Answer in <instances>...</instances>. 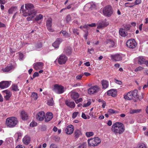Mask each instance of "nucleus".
Returning a JSON list of instances; mask_svg holds the SVG:
<instances>
[{
  "instance_id": "nucleus-22",
  "label": "nucleus",
  "mask_w": 148,
  "mask_h": 148,
  "mask_svg": "<svg viewBox=\"0 0 148 148\" xmlns=\"http://www.w3.org/2000/svg\"><path fill=\"white\" fill-rule=\"evenodd\" d=\"M3 92L6 94V95L4 96V98L7 100L9 99L12 95L11 92L7 90L3 91Z\"/></svg>"
},
{
  "instance_id": "nucleus-4",
  "label": "nucleus",
  "mask_w": 148,
  "mask_h": 148,
  "mask_svg": "<svg viewBox=\"0 0 148 148\" xmlns=\"http://www.w3.org/2000/svg\"><path fill=\"white\" fill-rule=\"evenodd\" d=\"M113 12L112 8L110 5L106 6L103 9V14L108 17L111 16L113 14Z\"/></svg>"
},
{
  "instance_id": "nucleus-57",
  "label": "nucleus",
  "mask_w": 148,
  "mask_h": 148,
  "mask_svg": "<svg viewBox=\"0 0 148 148\" xmlns=\"http://www.w3.org/2000/svg\"><path fill=\"white\" fill-rule=\"evenodd\" d=\"M39 75V73L37 72H35L33 75V77L34 78L35 77L38 76Z\"/></svg>"
},
{
  "instance_id": "nucleus-52",
  "label": "nucleus",
  "mask_w": 148,
  "mask_h": 148,
  "mask_svg": "<svg viewBox=\"0 0 148 148\" xmlns=\"http://www.w3.org/2000/svg\"><path fill=\"white\" fill-rule=\"evenodd\" d=\"M37 124L36 123L34 122H32L30 123V125L31 127H33L36 126L37 125Z\"/></svg>"
},
{
  "instance_id": "nucleus-9",
  "label": "nucleus",
  "mask_w": 148,
  "mask_h": 148,
  "mask_svg": "<svg viewBox=\"0 0 148 148\" xmlns=\"http://www.w3.org/2000/svg\"><path fill=\"white\" fill-rule=\"evenodd\" d=\"M111 58L112 60L115 62L121 61L122 59V57L121 55L118 53L111 55Z\"/></svg>"
},
{
  "instance_id": "nucleus-37",
  "label": "nucleus",
  "mask_w": 148,
  "mask_h": 148,
  "mask_svg": "<svg viewBox=\"0 0 148 148\" xmlns=\"http://www.w3.org/2000/svg\"><path fill=\"white\" fill-rule=\"evenodd\" d=\"M60 33H62L63 36L65 37H68L70 36L69 34L65 31H62Z\"/></svg>"
},
{
  "instance_id": "nucleus-43",
  "label": "nucleus",
  "mask_w": 148,
  "mask_h": 148,
  "mask_svg": "<svg viewBox=\"0 0 148 148\" xmlns=\"http://www.w3.org/2000/svg\"><path fill=\"white\" fill-rule=\"evenodd\" d=\"M71 20V17L70 15H68L66 16V21L67 23L69 22Z\"/></svg>"
},
{
  "instance_id": "nucleus-3",
  "label": "nucleus",
  "mask_w": 148,
  "mask_h": 148,
  "mask_svg": "<svg viewBox=\"0 0 148 148\" xmlns=\"http://www.w3.org/2000/svg\"><path fill=\"white\" fill-rule=\"evenodd\" d=\"M18 123L17 118L15 117L8 118L6 120L5 124L8 127H14Z\"/></svg>"
},
{
  "instance_id": "nucleus-34",
  "label": "nucleus",
  "mask_w": 148,
  "mask_h": 148,
  "mask_svg": "<svg viewBox=\"0 0 148 148\" xmlns=\"http://www.w3.org/2000/svg\"><path fill=\"white\" fill-rule=\"evenodd\" d=\"M141 109H131L130 111V113L131 114H133L135 113H138L140 112Z\"/></svg>"
},
{
  "instance_id": "nucleus-33",
  "label": "nucleus",
  "mask_w": 148,
  "mask_h": 148,
  "mask_svg": "<svg viewBox=\"0 0 148 148\" xmlns=\"http://www.w3.org/2000/svg\"><path fill=\"white\" fill-rule=\"evenodd\" d=\"M138 61L139 64H144L145 62V59L143 56H140L138 58Z\"/></svg>"
},
{
  "instance_id": "nucleus-63",
  "label": "nucleus",
  "mask_w": 148,
  "mask_h": 148,
  "mask_svg": "<svg viewBox=\"0 0 148 148\" xmlns=\"http://www.w3.org/2000/svg\"><path fill=\"white\" fill-rule=\"evenodd\" d=\"M107 124L109 126H111L112 125V121L111 120H109L107 123Z\"/></svg>"
},
{
  "instance_id": "nucleus-13",
  "label": "nucleus",
  "mask_w": 148,
  "mask_h": 148,
  "mask_svg": "<svg viewBox=\"0 0 148 148\" xmlns=\"http://www.w3.org/2000/svg\"><path fill=\"white\" fill-rule=\"evenodd\" d=\"M74 129L73 126L71 125H70L67 126L65 131L66 134H71L73 133Z\"/></svg>"
},
{
  "instance_id": "nucleus-2",
  "label": "nucleus",
  "mask_w": 148,
  "mask_h": 148,
  "mask_svg": "<svg viewBox=\"0 0 148 148\" xmlns=\"http://www.w3.org/2000/svg\"><path fill=\"white\" fill-rule=\"evenodd\" d=\"M112 130L116 135L120 134L125 131V127L123 123L116 122L112 125Z\"/></svg>"
},
{
  "instance_id": "nucleus-47",
  "label": "nucleus",
  "mask_w": 148,
  "mask_h": 148,
  "mask_svg": "<svg viewBox=\"0 0 148 148\" xmlns=\"http://www.w3.org/2000/svg\"><path fill=\"white\" fill-rule=\"evenodd\" d=\"M91 103V102L89 101L87 103H85L83 105V107H87L90 106Z\"/></svg>"
},
{
  "instance_id": "nucleus-25",
  "label": "nucleus",
  "mask_w": 148,
  "mask_h": 148,
  "mask_svg": "<svg viewBox=\"0 0 148 148\" xmlns=\"http://www.w3.org/2000/svg\"><path fill=\"white\" fill-rule=\"evenodd\" d=\"M107 94L109 96L115 97L116 94V91L114 89H111L107 91Z\"/></svg>"
},
{
  "instance_id": "nucleus-48",
  "label": "nucleus",
  "mask_w": 148,
  "mask_h": 148,
  "mask_svg": "<svg viewBox=\"0 0 148 148\" xmlns=\"http://www.w3.org/2000/svg\"><path fill=\"white\" fill-rule=\"evenodd\" d=\"M130 25H126L124 26L125 29L126 30H128L130 29Z\"/></svg>"
},
{
  "instance_id": "nucleus-26",
  "label": "nucleus",
  "mask_w": 148,
  "mask_h": 148,
  "mask_svg": "<svg viewBox=\"0 0 148 148\" xmlns=\"http://www.w3.org/2000/svg\"><path fill=\"white\" fill-rule=\"evenodd\" d=\"M124 98L125 99L129 100H131L132 99H134L133 98V97L132 94V92H129L127 95H125L124 97Z\"/></svg>"
},
{
  "instance_id": "nucleus-58",
  "label": "nucleus",
  "mask_w": 148,
  "mask_h": 148,
  "mask_svg": "<svg viewBox=\"0 0 148 148\" xmlns=\"http://www.w3.org/2000/svg\"><path fill=\"white\" fill-rule=\"evenodd\" d=\"M82 76V75H79L76 76V78L77 79H80Z\"/></svg>"
},
{
  "instance_id": "nucleus-60",
  "label": "nucleus",
  "mask_w": 148,
  "mask_h": 148,
  "mask_svg": "<svg viewBox=\"0 0 148 148\" xmlns=\"http://www.w3.org/2000/svg\"><path fill=\"white\" fill-rule=\"evenodd\" d=\"M16 148H25V147L22 145H18L16 147Z\"/></svg>"
},
{
  "instance_id": "nucleus-45",
  "label": "nucleus",
  "mask_w": 148,
  "mask_h": 148,
  "mask_svg": "<svg viewBox=\"0 0 148 148\" xmlns=\"http://www.w3.org/2000/svg\"><path fill=\"white\" fill-rule=\"evenodd\" d=\"M79 114V112H75L73 113L72 115V118L75 119L76 117Z\"/></svg>"
},
{
  "instance_id": "nucleus-41",
  "label": "nucleus",
  "mask_w": 148,
  "mask_h": 148,
  "mask_svg": "<svg viewBox=\"0 0 148 148\" xmlns=\"http://www.w3.org/2000/svg\"><path fill=\"white\" fill-rule=\"evenodd\" d=\"M94 134V133L92 132H87L86 133V136L87 137H89L91 136H93Z\"/></svg>"
},
{
  "instance_id": "nucleus-35",
  "label": "nucleus",
  "mask_w": 148,
  "mask_h": 148,
  "mask_svg": "<svg viewBox=\"0 0 148 148\" xmlns=\"http://www.w3.org/2000/svg\"><path fill=\"white\" fill-rule=\"evenodd\" d=\"M12 89L13 90L16 91H18L19 90L17 85L16 84H13L12 86Z\"/></svg>"
},
{
  "instance_id": "nucleus-10",
  "label": "nucleus",
  "mask_w": 148,
  "mask_h": 148,
  "mask_svg": "<svg viewBox=\"0 0 148 148\" xmlns=\"http://www.w3.org/2000/svg\"><path fill=\"white\" fill-rule=\"evenodd\" d=\"M67 60V58L64 55H60L58 59V62L59 64H64Z\"/></svg>"
},
{
  "instance_id": "nucleus-50",
  "label": "nucleus",
  "mask_w": 148,
  "mask_h": 148,
  "mask_svg": "<svg viewBox=\"0 0 148 148\" xmlns=\"http://www.w3.org/2000/svg\"><path fill=\"white\" fill-rule=\"evenodd\" d=\"M114 79L115 81L114 82L116 84H119L120 85H121L122 84V83L121 81L115 79Z\"/></svg>"
},
{
  "instance_id": "nucleus-15",
  "label": "nucleus",
  "mask_w": 148,
  "mask_h": 148,
  "mask_svg": "<svg viewBox=\"0 0 148 148\" xmlns=\"http://www.w3.org/2000/svg\"><path fill=\"white\" fill-rule=\"evenodd\" d=\"M99 88L97 86H95L90 88L88 90V93L89 94H93L98 91Z\"/></svg>"
},
{
  "instance_id": "nucleus-18",
  "label": "nucleus",
  "mask_w": 148,
  "mask_h": 148,
  "mask_svg": "<svg viewBox=\"0 0 148 148\" xmlns=\"http://www.w3.org/2000/svg\"><path fill=\"white\" fill-rule=\"evenodd\" d=\"M53 114L51 112H47L45 116V121L47 122L50 121L53 118Z\"/></svg>"
},
{
  "instance_id": "nucleus-30",
  "label": "nucleus",
  "mask_w": 148,
  "mask_h": 148,
  "mask_svg": "<svg viewBox=\"0 0 148 148\" xmlns=\"http://www.w3.org/2000/svg\"><path fill=\"white\" fill-rule=\"evenodd\" d=\"M138 91L137 90H133L132 92V95L133 98H135L134 99V101L136 102L137 100V98L138 97Z\"/></svg>"
},
{
  "instance_id": "nucleus-21",
  "label": "nucleus",
  "mask_w": 148,
  "mask_h": 148,
  "mask_svg": "<svg viewBox=\"0 0 148 148\" xmlns=\"http://www.w3.org/2000/svg\"><path fill=\"white\" fill-rule=\"evenodd\" d=\"M101 83L102 85V88L106 89L109 86L108 82L106 79H103L101 81Z\"/></svg>"
},
{
  "instance_id": "nucleus-46",
  "label": "nucleus",
  "mask_w": 148,
  "mask_h": 148,
  "mask_svg": "<svg viewBox=\"0 0 148 148\" xmlns=\"http://www.w3.org/2000/svg\"><path fill=\"white\" fill-rule=\"evenodd\" d=\"M73 30L74 33L76 34L77 35H79V32H78V29H77L73 28Z\"/></svg>"
},
{
  "instance_id": "nucleus-40",
  "label": "nucleus",
  "mask_w": 148,
  "mask_h": 148,
  "mask_svg": "<svg viewBox=\"0 0 148 148\" xmlns=\"http://www.w3.org/2000/svg\"><path fill=\"white\" fill-rule=\"evenodd\" d=\"M32 97L34 100H36L38 97V94L36 93L33 92L32 93Z\"/></svg>"
},
{
  "instance_id": "nucleus-44",
  "label": "nucleus",
  "mask_w": 148,
  "mask_h": 148,
  "mask_svg": "<svg viewBox=\"0 0 148 148\" xmlns=\"http://www.w3.org/2000/svg\"><path fill=\"white\" fill-rule=\"evenodd\" d=\"M117 111H115L114 110L110 109L108 110V112L111 114H112L115 113H117Z\"/></svg>"
},
{
  "instance_id": "nucleus-19",
  "label": "nucleus",
  "mask_w": 148,
  "mask_h": 148,
  "mask_svg": "<svg viewBox=\"0 0 148 148\" xmlns=\"http://www.w3.org/2000/svg\"><path fill=\"white\" fill-rule=\"evenodd\" d=\"M62 39L61 38H57L56 40L52 44V46L55 48H58L59 45L62 42Z\"/></svg>"
},
{
  "instance_id": "nucleus-56",
  "label": "nucleus",
  "mask_w": 148,
  "mask_h": 148,
  "mask_svg": "<svg viewBox=\"0 0 148 148\" xmlns=\"http://www.w3.org/2000/svg\"><path fill=\"white\" fill-rule=\"evenodd\" d=\"M143 93H142L141 96H138V98H137V100L138 99H142L143 98Z\"/></svg>"
},
{
  "instance_id": "nucleus-38",
  "label": "nucleus",
  "mask_w": 148,
  "mask_h": 148,
  "mask_svg": "<svg viewBox=\"0 0 148 148\" xmlns=\"http://www.w3.org/2000/svg\"><path fill=\"white\" fill-rule=\"evenodd\" d=\"M43 18V15L41 14H39L36 16L35 20L36 21H38Z\"/></svg>"
},
{
  "instance_id": "nucleus-32",
  "label": "nucleus",
  "mask_w": 148,
  "mask_h": 148,
  "mask_svg": "<svg viewBox=\"0 0 148 148\" xmlns=\"http://www.w3.org/2000/svg\"><path fill=\"white\" fill-rule=\"evenodd\" d=\"M71 49L70 47H66L64 49V51L67 55H69L71 54Z\"/></svg>"
},
{
  "instance_id": "nucleus-42",
  "label": "nucleus",
  "mask_w": 148,
  "mask_h": 148,
  "mask_svg": "<svg viewBox=\"0 0 148 148\" xmlns=\"http://www.w3.org/2000/svg\"><path fill=\"white\" fill-rule=\"evenodd\" d=\"M35 15L30 14V16H28L27 18V21H29L32 20V18Z\"/></svg>"
},
{
  "instance_id": "nucleus-31",
  "label": "nucleus",
  "mask_w": 148,
  "mask_h": 148,
  "mask_svg": "<svg viewBox=\"0 0 148 148\" xmlns=\"http://www.w3.org/2000/svg\"><path fill=\"white\" fill-rule=\"evenodd\" d=\"M120 35L122 37H125L128 35L127 32H125V30L123 28H121L119 30Z\"/></svg>"
},
{
  "instance_id": "nucleus-36",
  "label": "nucleus",
  "mask_w": 148,
  "mask_h": 148,
  "mask_svg": "<svg viewBox=\"0 0 148 148\" xmlns=\"http://www.w3.org/2000/svg\"><path fill=\"white\" fill-rule=\"evenodd\" d=\"M47 104L49 106H53L54 104L53 98H51L47 102Z\"/></svg>"
},
{
  "instance_id": "nucleus-20",
  "label": "nucleus",
  "mask_w": 148,
  "mask_h": 148,
  "mask_svg": "<svg viewBox=\"0 0 148 148\" xmlns=\"http://www.w3.org/2000/svg\"><path fill=\"white\" fill-rule=\"evenodd\" d=\"M70 94H71V98L75 101L78 98L79 96V95L77 92L72 91L70 93Z\"/></svg>"
},
{
  "instance_id": "nucleus-1",
  "label": "nucleus",
  "mask_w": 148,
  "mask_h": 148,
  "mask_svg": "<svg viewBox=\"0 0 148 148\" xmlns=\"http://www.w3.org/2000/svg\"><path fill=\"white\" fill-rule=\"evenodd\" d=\"M25 9H24V5L21 7L20 11H22L23 13V15L24 16H26L30 14L36 15L37 13V11L34 9V7L33 5L30 3H28L25 4Z\"/></svg>"
},
{
  "instance_id": "nucleus-39",
  "label": "nucleus",
  "mask_w": 148,
  "mask_h": 148,
  "mask_svg": "<svg viewBox=\"0 0 148 148\" xmlns=\"http://www.w3.org/2000/svg\"><path fill=\"white\" fill-rule=\"evenodd\" d=\"M86 143L84 142L82 144H81L78 147V148H86Z\"/></svg>"
},
{
  "instance_id": "nucleus-51",
  "label": "nucleus",
  "mask_w": 148,
  "mask_h": 148,
  "mask_svg": "<svg viewBox=\"0 0 148 148\" xmlns=\"http://www.w3.org/2000/svg\"><path fill=\"white\" fill-rule=\"evenodd\" d=\"M143 69V68L141 66H139L138 68H136L135 70V71L136 72H137L140 71L142 70Z\"/></svg>"
},
{
  "instance_id": "nucleus-24",
  "label": "nucleus",
  "mask_w": 148,
  "mask_h": 148,
  "mask_svg": "<svg viewBox=\"0 0 148 148\" xmlns=\"http://www.w3.org/2000/svg\"><path fill=\"white\" fill-rule=\"evenodd\" d=\"M30 141V138L29 137L27 136H25L23 139V143L26 145L29 144Z\"/></svg>"
},
{
  "instance_id": "nucleus-49",
  "label": "nucleus",
  "mask_w": 148,
  "mask_h": 148,
  "mask_svg": "<svg viewBox=\"0 0 148 148\" xmlns=\"http://www.w3.org/2000/svg\"><path fill=\"white\" fill-rule=\"evenodd\" d=\"M94 49L93 48H92L90 49H88V51L89 52L90 54H94Z\"/></svg>"
},
{
  "instance_id": "nucleus-17",
  "label": "nucleus",
  "mask_w": 148,
  "mask_h": 148,
  "mask_svg": "<svg viewBox=\"0 0 148 148\" xmlns=\"http://www.w3.org/2000/svg\"><path fill=\"white\" fill-rule=\"evenodd\" d=\"M106 43L110 48L116 47L115 42L112 40H107L106 41Z\"/></svg>"
},
{
  "instance_id": "nucleus-14",
  "label": "nucleus",
  "mask_w": 148,
  "mask_h": 148,
  "mask_svg": "<svg viewBox=\"0 0 148 148\" xmlns=\"http://www.w3.org/2000/svg\"><path fill=\"white\" fill-rule=\"evenodd\" d=\"M43 63L42 62H37L33 64L34 68L36 70H38V69H42L43 66Z\"/></svg>"
},
{
  "instance_id": "nucleus-55",
  "label": "nucleus",
  "mask_w": 148,
  "mask_h": 148,
  "mask_svg": "<svg viewBox=\"0 0 148 148\" xmlns=\"http://www.w3.org/2000/svg\"><path fill=\"white\" fill-rule=\"evenodd\" d=\"M141 0H136L135 2V4L136 5L139 4L141 3Z\"/></svg>"
},
{
  "instance_id": "nucleus-6",
  "label": "nucleus",
  "mask_w": 148,
  "mask_h": 148,
  "mask_svg": "<svg viewBox=\"0 0 148 148\" xmlns=\"http://www.w3.org/2000/svg\"><path fill=\"white\" fill-rule=\"evenodd\" d=\"M109 24L106 19L99 21L97 23V28L101 29L106 27Z\"/></svg>"
},
{
  "instance_id": "nucleus-61",
  "label": "nucleus",
  "mask_w": 148,
  "mask_h": 148,
  "mask_svg": "<svg viewBox=\"0 0 148 148\" xmlns=\"http://www.w3.org/2000/svg\"><path fill=\"white\" fill-rule=\"evenodd\" d=\"M19 56L21 60H22L23 58V54L21 53H20L19 54Z\"/></svg>"
},
{
  "instance_id": "nucleus-54",
  "label": "nucleus",
  "mask_w": 148,
  "mask_h": 148,
  "mask_svg": "<svg viewBox=\"0 0 148 148\" xmlns=\"http://www.w3.org/2000/svg\"><path fill=\"white\" fill-rule=\"evenodd\" d=\"M82 101V98H80L79 99L75 100V102L76 103H78Z\"/></svg>"
},
{
  "instance_id": "nucleus-64",
  "label": "nucleus",
  "mask_w": 148,
  "mask_h": 148,
  "mask_svg": "<svg viewBox=\"0 0 148 148\" xmlns=\"http://www.w3.org/2000/svg\"><path fill=\"white\" fill-rule=\"evenodd\" d=\"M89 27H93L96 26V24L95 23H92L88 25Z\"/></svg>"
},
{
  "instance_id": "nucleus-8",
  "label": "nucleus",
  "mask_w": 148,
  "mask_h": 148,
  "mask_svg": "<svg viewBox=\"0 0 148 148\" xmlns=\"http://www.w3.org/2000/svg\"><path fill=\"white\" fill-rule=\"evenodd\" d=\"M54 90L59 94L62 93L64 91V87L57 84L54 85Z\"/></svg>"
},
{
  "instance_id": "nucleus-28",
  "label": "nucleus",
  "mask_w": 148,
  "mask_h": 148,
  "mask_svg": "<svg viewBox=\"0 0 148 148\" xmlns=\"http://www.w3.org/2000/svg\"><path fill=\"white\" fill-rule=\"evenodd\" d=\"M74 137L76 138H78L82 135L81 131L78 129L75 130L74 132Z\"/></svg>"
},
{
  "instance_id": "nucleus-62",
  "label": "nucleus",
  "mask_w": 148,
  "mask_h": 148,
  "mask_svg": "<svg viewBox=\"0 0 148 148\" xmlns=\"http://www.w3.org/2000/svg\"><path fill=\"white\" fill-rule=\"evenodd\" d=\"M140 148H146L145 145L144 144H142L139 146Z\"/></svg>"
},
{
  "instance_id": "nucleus-5",
  "label": "nucleus",
  "mask_w": 148,
  "mask_h": 148,
  "mask_svg": "<svg viewBox=\"0 0 148 148\" xmlns=\"http://www.w3.org/2000/svg\"><path fill=\"white\" fill-rule=\"evenodd\" d=\"M101 142L100 139L98 137H95L88 140V145L90 146H95L97 145Z\"/></svg>"
},
{
  "instance_id": "nucleus-11",
  "label": "nucleus",
  "mask_w": 148,
  "mask_h": 148,
  "mask_svg": "<svg viewBox=\"0 0 148 148\" xmlns=\"http://www.w3.org/2000/svg\"><path fill=\"white\" fill-rule=\"evenodd\" d=\"M10 81H3L0 82V88L4 89L8 87L10 84Z\"/></svg>"
},
{
  "instance_id": "nucleus-23",
  "label": "nucleus",
  "mask_w": 148,
  "mask_h": 148,
  "mask_svg": "<svg viewBox=\"0 0 148 148\" xmlns=\"http://www.w3.org/2000/svg\"><path fill=\"white\" fill-rule=\"evenodd\" d=\"M14 67L13 65H8L5 68L2 69V70L4 72H8L10 71Z\"/></svg>"
},
{
  "instance_id": "nucleus-29",
  "label": "nucleus",
  "mask_w": 148,
  "mask_h": 148,
  "mask_svg": "<svg viewBox=\"0 0 148 148\" xmlns=\"http://www.w3.org/2000/svg\"><path fill=\"white\" fill-rule=\"evenodd\" d=\"M21 115L23 120H26L28 119V115L27 113L24 111H22L21 113Z\"/></svg>"
},
{
  "instance_id": "nucleus-59",
  "label": "nucleus",
  "mask_w": 148,
  "mask_h": 148,
  "mask_svg": "<svg viewBox=\"0 0 148 148\" xmlns=\"http://www.w3.org/2000/svg\"><path fill=\"white\" fill-rule=\"evenodd\" d=\"M82 117L84 119H87V117L86 116V115L83 112L82 113Z\"/></svg>"
},
{
  "instance_id": "nucleus-12",
  "label": "nucleus",
  "mask_w": 148,
  "mask_h": 148,
  "mask_svg": "<svg viewBox=\"0 0 148 148\" xmlns=\"http://www.w3.org/2000/svg\"><path fill=\"white\" fill-rule=\"evenodd\" d=\"M45 113L43 111L39 112L36 115V119L39 121H43L45 117Z\"/></svg>"
},
{
  "instance_id": "nucleus-7",
  "label": "nucleus",
  "mask_w": 148,
  "mask_h": 148,
  "mask_svg": "<svg viewBox=\"0 0 148 148\" xmlns=\"http://www.w3.org/2000/svg\"><path fill=\"white\" fill-rule=\"evenodd\" d=\"M137 45V43L135 40L131 39L128 40L126 42V45L129 48L134 49L135 48Z\"/></svg>"
},
{
  "instance_id": "nucleus-53",
  "label": "nucleus",
  "mask_w": 148,
  "mask_h": 148,
  "mask_svg": "<svg viewBox=\"0 0 148 148\" xmlns=\"http://www.w3.org/2000/svg\"><path fill=\"white\" fill-rule=\"evenodd\" d=\"M50 148H58L57 146L54 144H51L50 146Z\"/></svg>"
},
{
  "instance_id": "nucleus-16",
  "label": "nucleus",
  "mask_w": 148,
  "mask_h": 148,
  "mask_svg": "<svg viewBox=\"0 0 148 148\" xmlns=\"http://www.w3.org/2000/svg\"><path fill=\"white\" fill-rule=\"evenodd\" d=\"M52 19H50L47 20L46 26L48 30L51 32H53V30L51 28Z\"/></svg>"
},
{
  "instance_id": "nucleus-27",
  "label": "nucleus",
  "mask_w": 148,
  "mask_h": 148,
  "mask_svg": "<svg viewBox=\"0 0 148 148\" xmlns=\"http://www.w3.org/2000/svg\"><path fill=\"white\" fill-rule=\"evenodd\" d=\"M66 104L69 107L72 108H74L75 106V104L74 102H70L67 100L65 101Z\"/></svg>"
}]
</instances>
